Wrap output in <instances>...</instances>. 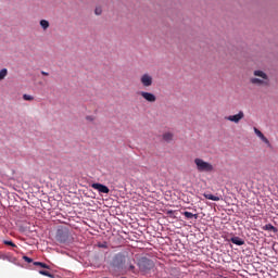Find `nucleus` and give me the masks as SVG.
Wrapping results in <instances>:
<instances>
[{
  "mask_svg": "<svg viewBox=\"0 0 278 278\" xmlns=\"http://www.w3.org/2000/svg\"><path fill=\"white\" fill-rule=\"evenodd\" d=\"M194 164L199 173H213L214 170V165L205 162L203 159H194Z\"/></svg>",
  "mask_w": 278,
  "mask_h": 278,
  "instance_id": "1",
  "label": "nucleus"
},
{
  "mask_svg": "<svg viewBox=\"0 0 278 278\" xmlns=\"http://www.w3.org/2000/svg\"><path fill=\"white\" fill-rule=\"evenodd\" d=\"M254 75L261 78H251V84L255 86H268V75H266V73L263 71H254Z\"/></svg>",
  "mask_w": 278,
  "mask_h": 278,
  "instance_id": "2",
  "label": "nucleus"
},
{
  "mask_svg": "<svg viewBox=\"0 0 278 278\" xmlns=\"http://www.w3.org/2000/svg\"><path fill=\"white\" fill-rule=\"evenodd\" d=\"M71 238V232L68 231L67 228H60L56 231V240L61 244H65V242H68Z\"/></svg>",
  "mask_w": 278,
  "mask_h": 278,
  "instance_id": "3",
  "label": "nucleus"
},
{
  "mask_svg": "<svg viewBox=\"0 0 278 278\" xmlns=\"http://www.w3.org/2000/svg\"><path fill=\"white\" fill-rule=\"evenodd\" d=\"M154 267H155V264L153 263V261L149 258H142L139 262V268L141 273H149L150 270H153Z\"/></svg>",
  "mask_w": 278,
  "mask_h": 278,
  "instance_id": "4",
  "label": "nucleus"
},
{
  "mask_svg": "<svg viewBox=\"0 0 278 278\" xmlns=\"http://www.w3.org/2000/svg\"><path fill=\"white\" fill-rule=\"evenodd\" d=\"M127 260H129V257L125 256L124 254H117L113 260V264L117 268H123V266H125Z\"/></svg>",
  "mask_w": 278,
  "mask_h": 278,
  "instance_id": "5",
  "label": "nucleus"
},
{
  "mask_svg": "<svg viewBox=\"0 0 278 278\" xmlns=\"http://www.w3.org/2000/svg\"><path fill=\"white\" fill-rule=\"evenodd\" d=\"M140 83L143 88H151V86H153V76H151L150 74H143L140 77Z\"/></svg>",
  "mask_w": 278,
  "mask_h": 278,
  "instance_id": "6",
  "label": "nucleus"
},
{
  "mask_svg": "<svg viewBox=\"0 0 278 278\" xmlns=\"http://www.w3.org/2000/svg\"><path fill=\"white\" fill-rule=\"evenodd\" d=\"M140 97L148 101V103H155L157 101V97H155L152 92L149 91H139Z\"/></svg>",
  "mask_w": 278,
  "mask_h": 278,
  "instance_id": "7",
  "label": "nucleus"
},
{
  "mask_svg": "<svg viewBox=\"0 0 278 278\" xmlns=\"http://www.w3.org/2000/svg\"><path fill=\"white\" fill-rule=\"evenodd\" d=\"M242 118H244V112L240 111L238 114L236 115H229L225 117V121H229L230 123H240L242 121Z\"/></svg>",
  "mask_w": 278,
  "mask_h": 278,
  "instance_id": "8",
  "label": "nucleus"
},
{
  "mask_svg": "<svg viewBox=\"0 0 278 278\" xmlns=\"http://www.w3.org/2000/svg\"><path fill=\"white\" fill-rule=\"evenodd\" d=\"M91 188H93V190H98V192H101L102 194H110V188L105 185L93 182Z\"/></svg>",
  "mask_w": 278,
  "mask_h": 278,
  "instance_id": "9",
  "label": "nucleus"
},
{
  "mask_svg": "<svg viewBox=\"0 0 278 278\" xmlns=\"http://www.w3.org/2000/svg\"><path fill=\"white\" fill-rule=\"evenodd\" d=\"M230 242H232V244H237V247H242L244 244V241L240 237L230 238Z\"/></svg>",
  "mask_w": 278,
  "mask_h": 278,
  "instance_id": "10",
  "label": "nucleus"
},
{
  "mask_svg": "<svg viewBox=\"0 0 278 278\" xmlns=\"http://www.w3.org/2000/svg\"><path fill=\"white\" fill-rule=\"evenodd\" d=\"M204 199H208V201H220V198L217 195H214L212 193H204Z\"/></svg>",
  "mask_w": 278,
  "mask_h": 278,
  "instance_id": "11",
  "label": "nucleus"
},
{
  "mask_svg": "<svg viewBox=\"0 0 278 278\" xmlns=\"http://www.w3.org/2000/svg\"><path fill=\"white\" fill-rule=\"evenodd\" d=\"M182 214L188 219L194 218L197 220V218H199V214H192L191 212L188 211L184 212Z\"/></svg>",
  "mask_w": 278,
  "mask_h": 278,
  "instance_id": "12",
  "label": "nucleus"
},
{
  "mask_svg": "<svg viewBox=\"0 0 278 278\" xmlns=\"http://www.w3.org/2000/svg\"><path fill=\"white\" fill-rule=\"evenodd\" d=\"M39 25H40V27L42 28L43 31H47V28L50 26L49 21H47V20H41L39 22Z\"/></svg>",
  "mask_w": 278,
  "mask_h": 278,
  "instance_id": "13",
  "label": "nucleus"
},
{
  "mask_svg": "<svg viewBox=\"0 0 278 278\" xmlns=\"http://www.w3.org/2000/svg\"><path fill=\"white\" fill-rule=\"evenodd\" d=\"M174 138L173 132H165L163 134V140H165V142H170Z\"/></svg>",
  "mask_w": 278,
  "mask_h": 278,
  "instance_id": "14",
  "label": "nucleus"
},
{
  "mask_svg": "<svg viewBox=\"0 0 278 278\" xmlns=\"http://www.w3.org/2000/svg\"><path fill=\"white\" fill-rule=\"evenodd\" d=\"M263 230L264 231H277V228L275 226H273L271 224H266L265 226H263Z\"/></svg>",
  "mask_w": 278,
  "mask_h": 278,
  "instance_id": "15",
  "label": "nucleus"
},
{
  "mask_svg": "<svg viewBox=\"0 0 278 278\" xmlns=\"http://www.w3.org/2000/svg\"><path fill=\"white\" fill-rule=\"evenodd\" d=\"M33 264H34V266H39L40 268H46L47 270H49L51 268L49 265H47L46 263H42V262H34Z\"/></svg>",
  "mask_w": 278,
  "mask_h": 278,
  "instance_id": "16",
  "label": "nucleus"
},
{
  "mask_svg": "<svg viewBox=\"0 0 278 278\" xmlns=\"http://www.w3.org/2000/svg\"><path fill=\"white\" fill-rule=\"evenodd\" d=\"M8 77V68L0 70V81H3Z\"/></svg>",
  "mask_w": 278,
  "mask_h": 278,
  "instance_id": "17",
  "label": "nucleus"
},
{
  "mask_svg": "<svg viewBox=\"0 0 278 278\" xmlns=\"http://www.w3.org/2000/svg\"><path fill=\"white\" fill-rule=\"evenodd\" d=\"M3 244H5L7 247H12L13 249H17L16 244L12 241L4 240Z\"/></svg>",
  "mask_w": 278,
  "mask_h": 278,
  "instance_id": "18",
  "label": "nucleus"
},
{
  "mask_svg": "<svg viewBox=\"0 0 278 278\" xmlns=\"http://www.w3.org/2000/svg\"><path fill=\"white\" fill-rule=\"evenodd\" d=\"M39 275H43L45 277L53 278V274H51L47 270H39Z\"/></svg>",
  "mask_w": 278,
  "mask_h": 278,
  "instance_id": "19",
  "label": "nucleus"
},
{
  "mask_svg": "<svg viewBox=\"0 0 278 278\" xmlns=\"http://www.w3.org/2000/svg\"><path fill=\"white\" fill-rule=\"evenodd\" d=\"M260 139L265 143L267 144V147H270V141L268 140V138H266V136H261Z\"/></svg>",
  "mask_w": 278,
  "mask_h": 278,
  "instance_id": "20",
  "label": "nucleus"
},
{
  "mask_svg": "<svg viewBox=\"0 0 278 278\" xmlns=\"http://www.w3.org/2000/svg\"><path fill=\"white\" fill-rule=\"evenodd\" d=\"M23 99H24V101H34V97L30 94H27V93L23 94Z\"/></svg>",
  "mask_w": 278,
  "mask_h": 278,
  "instance_id": "21",
  "label": "nucleus"
},
{
  "mask_svg": "<svg viewBox=\"0 0 278 278\" xmlns=\"http://www.w3.org/2000/svg\"><path fill=\"white\" fill-rule=\"evenodd\" d=\"M254 132L255 135L261 138L264 134L262 131H260V129H257L256 127H254Z\"/></svg>",
  "mask_w": 278,
  "mask_h": 278,
  "instance_id": "22",
  "label": "nucleus"
},
{
  "mask_svg": "<svg viewBox=\"0 0 278 278\" xmlns=\"http://www.w3.org/2000/svg\"><path fill=\"white\" fill-rule=\"evenodd\" d=\"M24 262H27V264H31V262H34V260H31L28 256H23Z\"/></svg>",
  "mask_w": 278,
  "mask_h": 278,
  "instance_id": "23",
  "label": "nucleus"
},
{
  "mask_svg": "<svg viewBox=\"0 0 278 278\" xmlns=\"http://www.w3.org/2000/svg\"><path fill=\"white\" fill-rule=\"evenodd\" d=\"M94 12H96L97 16H100V14L102 13V10H101V8H96Z\"/></svg>",
  "mask_w": 278,
  "mask_h": 278,
  "instance_id": "24",
  "label": "nucleus"
},
{
  "mask_svg": "<svg viewBox=\"0 0 278 278\" xmlns=\"http://www.w3.org/2000/svg\"><path fill=\"white\" fill-rule=\"evenodd\" d=\"M41 75H43L45 77H49V73L47 72H41Z\"/></svg>",
  "mask_w": 278,
  "mask_h": 278,
  "instance_id": "25",
  "label": "nucleus"
},
{
  "mask_svg": "<svg viewBox=\"0 0 278 278\" xmlns=\"http://www.w3.org/2000/svg\"><path fill=\"white\" fill-rule=\"evenodd\" d=\"M134 268H136V266H134L132 264L129 265V270H134Z\"/></svg>",
  "mask_w": 278,
  "mask_h": 278,
  "instance_id": "26",
  "label": "nucleus"
},
{
  "mask_svg": "<svg viewBox=\"0 0 278 278\" xmlns=\"http://www.w3.org/2000/svg\"><path fill=\"white\" fill-rule=\"evenodd\" d=\"M87 121H92V117L88 116V117H87Z\"/></svg>",
  "mask_w": 278,
  "mask_h": 278,
  "instance_id": "27",
  "label": "nucleus"
}]
</instances>
